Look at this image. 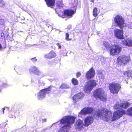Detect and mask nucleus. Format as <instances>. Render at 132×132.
I'll list each match as a JSON object with an SVG mask.
<instances>
[{"label": "nucleus", "instance_id": "14", "mask_svg": "<svg viewBox=\"0 0 132 132\" xmlns=\"http://www.w3.org/2000/svg\"><path fill=\"white\" fill-rule=\"evenodd\" d=\"M75 11L71 9H65L64 10V13L65 16L71 17L75 13Z\"/></svg>", "mask_w": 132, "mask_h": 132}, {"label": "nucleus", "instance_id": "34", "mask_svg": "<svg viewBox=\"0 0 132 132\" xmlns=\"http://www.w3.org/2000/svg\"><path fill=\"white\" fill-rule=\"evenodd\" d=\"M4 5V2L2 0H0V6L3 7Z\"/></svg>", "mask_w": 132, "mask_h": 132}, {"label": "nucleus", "instance_id": "11", "mask_svg": "<svg viewBox=\"0 0 132 132\" xmlns=\"http://www.w3.org/2000/svg\"><path fill=\"white\" fill-rule=\"evenodd\" d=\"M114 35L118 39H122L124 38L123 32L122 30L116 29L114 31Z\"/></svg>", "mask_w": 132, "mask_h": 132}, {"label": "nucleus", "instance_id": "35", "mask_svg": "<svg viewBox=\"0 0 132 132\" xmlns=\"http://www.w3.org/2000/svg\"><path fill=\"white\" fill-rule=\"evenodd\" d=\"M30 59L32 60V61L33 62H36L37 60V59L36 58V57L32 58L31 59Z\"/></svg>", "mask_w": 132, "mask_h": 132}, {"label": "nucleus", "instance_id": "27", "mask_svg": "<svg viewBox=\"0 0 132 132\" xmlns=\"http://www.w3.org/2000/svg\"><path fill=\"white\" fill-rule=\"evenodd\" d=\"M103 44L104 46L105 47L106 49H108L109 48H110L111 46L110 45L108 42L104 41L103 42Z\"/></svg>", "mask_w": 132, "mask_h": 132}, {"label": "nucleus", "instance_id": "32", "mask_svg": "<svg viewBox=\"0 0 132 132\" xmlns=\"http://www.w3.org/2000/svg\"><path fill=\"white\" fill-rule=\"evenodd\" d=\"M63 6V4L61 1L59 3H58V8H61Z\"/></svg>", "mask_w": 132, "mask_h": 132}, {"label": "nucleus", "instance_id": "38", "mask_svg": "<svg viewBox=\"0 0 132 132\" xmlns=\"http://www.w3.org/2000/svg\"><path fill=\"white\" fill-rule=\"evenodd\" d=\"M5 110V108H3L2 109V110L3 111V113H4V111Z\"/></svg>", "mask_w": 132, "mask_h": 132}, {"label": "nucleus", "instance_id": "20", "mask_svg": "<svg viewBox=\"0 0 132 132\" xmlns=\"http://www.w3.org/2000/svg\"><path fill=\"white\" fill-rule=\"evenodd\" d=\"M46 94L45 92L42 89L38 93L37 97L38 99L39 100H42L43 98L45 97Z\"/></svg>", "mask_w": 132, "mask_h": 132}, {"label": "nucleus", "instance_id": "21", "mask_svg": "<svg viewBox=\"0 0 132 132\" xmlns=\"http://www.w3.org/2000/svg\"><path fill=\"white\" fill-rule=\"evenodd\" d=\"M48 7H52L54 5L55 0H44Z\"/></svg>", "mask_w": 132, "mask_h": 132}, {"label": "nucleus", "instance_id": "13", "mask_svg": "<svg viewBox=\"0 0 132 132\" xmlns=\"http://www.w3.org/2000/svg\"><path fill=\"white\" fill-rule=\"evenodd\" d=\"M84 124L82 120L80 119H78L75 122V126L76 129L79 130L82 129L83 128Z\"/></svg>", "mask_w": 132, "mask_h": 132}, {"label": "nucleus", "instance_id": "7", "mask_svg": "<svg viewBox=\"0 0 132 132\" xmlns=\"http://www.w3.org/2000/svg\"><path fill=\"white\" fill-rule=\"evenodd\" d=\"M121 47L118 45H113L110 47L109 50L110 54L112 56L118 54L121 51Z\"/></svg>", "mask_w": 132, "mask_h": 132}, {"label": "nucleus", "instance_id": "6", "mask_svg": "<svg viewBox=\"0 0 132 132\" xmlns=\"http://www.w3.org/2000/svg\"><path fill=\"white\" fill-rule=\"evenodd\" d=\"M114 21L117 26L122 29L124 27L125 20L123 17L120 15H117L114 18Z\"/></svg>", "mask_w": 132, "mask_h": 132}, {"label": "nucleus", "instance_id": "15", "mask_svg": "<svg viewBox=\"0 0 132 132\" xmlns=\"http://www.w3.org/2000/svg\"><path fill=\"white\" fill-rule=\"evenodd\" d=\"M93 110L90 108H84L82 109L81 112L82 114L86 115L88 114H90L93 112Z\"/></svg>", "mask_w": 132, "mask_h": 132}, {"label": "nucleus", "instance_id": "30", "mask_svg": "<svg viewBox=\"0 0 132 132\" xmlns=\"http://www.w3.org/2000/svg\"><path fill=\"white\" fill-rule=\"evenodd\" d=\"M127 112L129 115L132 117V107L129 108L127 110Z\"/></svg>", "mask_w": 132, "mask_h": 132}, {"label": "nucleus", "instance_id": "24", "mask_svg": "<svg viewBox=\"0 0 132 132\" xmlns=\"http://www.w3.org/2000/svg\"><path fill=\"white\" fill-rule=\"evenodd\" d=\"M99 13V12L98 11L97 8L96 7L94 8L93 11V15L95 17H96Z\"/></svg>", "mask_w": 132, "mask_h": 132}, {"label": "nucleus", "instance_id": "31", "mask_svg": "<svg viewBox=\"0 0 132 132\" xmlns=\"http://www.w3.org/2000/svg\"><path fill=\"white\" fill-rule=\"evenodd\" d=\"M69 34L68 33H65V39L67 41H69L71 40V39L69 38Z\"/></svg>", "mask_w": 132, "mask_h": 132}, {"label": "nucleus", "instance_id": "16", "mask_svg": "<svg viewBox=\"0 0 132 132\" xmlns=\"http://www.w3.org/2000/svg\"><path fill=\"white\" fill-rule=\"evenodd\" d=\"M84 95L82 93H80L75 95L73 97V100L76 102L79 99H81L84 97Z\"/></svg>", "mask_w": 132, "mask_h": 132}, {"label": "nucleus", "instance_id": "22", "mask_svg": "<svg viewBox=\"0 0 132 132\" xmlns=\"http://www.w3.org/2000/svg\"><path fill=\"white\" fill-rule=\"evenodd\" d=\"M7 125L6 122H2L0 125V130L2 132H5L6 131V128L5 127Z\"/></svg>", "mask_w": 132, "mask_h": 132}, {"label": "nucleus", "instance_id": "9", "mask_svg": "<svg viewBox=\"0 0 132 132\" xmlns=\"http://www.w3.org/2000/svg\"><path fill=\"white\" fill-rule=\"evenodd\" d=\"M130 104V103L128 102H122L120 101L117 102L114 105L113 108L115 110L121 109L122 108L126 109L129 106Z\"/></svg>", "mask_w": 132, "mask_h": 132}, {"label": "nucleus", "instance_id": "4", "mask_svg": "<svg viewBox=\"0 0 132 132\" xmlns=\"http://www.w3.org/2000/svg\"><path fill=\"white\" fill-rule=\"evenodd\" d=\"M121 88V85L118 82H113L109 85V89L110 92L113 94H118Z\"/></svg>", "mask_w": 132, "mask_h": 132}, {"label": "nucleus", "instance_id": "3", "mask_svg": "<svg viewBox=\"0 0 132 132\" xmlns=\"http://www.w3.org/2000/svg\"><path fill=\"white\" fill-rule=\"evenodd\" d=\"M93 95L96 99L99 98L103 101H105L107 100V95L102 88L96 89L93 93Z\"/></svg>", "mask_w": 132, "mask_h": 132}, {"label": "nucleus", "instance_id": "40", "mask_svg": "<svg viewBox=\"0 0 132 132\" xmlns=\"http://www.w3.org/2000/svg\"><path fill=\"white\" fill-rule=\"evenodd\" d=\"M90 0L93 3H94V1L95 0Z\"/></svg>", "mask_w": 132, "mask_h": 132}, {"label": "nucleus", "instance_id": "18", "mask_svg": "<svg viewBox=\"0 0 132 132\" xmlns=\"http://www.w3.org/2000/svg\"><path fill=\"white\" fill-rule=\"evenodd\" d=\"M56 56V53L53 51L44 55V57L46 59H50Z\"/></svg>", "mask_w": 132, "mask_h": 132}, {"label": "nucleus", "instance_id": "25", "mask_svg": "<svg viewBox=\"0 0 132 132\" xmlns=\"http://www.w3.org/2000/svg\"><path fill=\"white\" fill-rule=\"evenodd\" d=\"M44 91L45 94H46V93L49 94L51 91V86H49L47 88H44L42 89Z\"/></svg>", "mask_w": 132, "mask_h": 132}, {"label": "nucleus", "instance_id": "23", "mask_svg": "<svg viewBox=\"0 0 132 132\" xmlns=\"http://www.w3.org/2000/svg\"><path fill=\"white\" fill-rule=\"evenodd\" d=\"M123 75L126 76L128 78L131 77L132 76V71L131 70H128L124 71Z\"/></svg>", "mask_w": 132, "mask_h": 132}, {"label": "nucleus", "instance_id": "39", "mask_svg": "<svg viewBox=\"0 0 132 132\" xmlns=\"http://www.w3.org/2000/svg\"><path fill=\"white\" fill-rule=\"evenodd\" d=\"M61 48V45H59V48Z\"/></svg>", "mask_w": 132, "mask_h": 132}, {"label": "nucleus", "instance_id": "17", "mask_svg": "<svg viewBox=\"0 0 132 132\" xmlns=\"http://www.w3.org/2000/svg\"><path fill=\"white\" fill-rule=\"evenodd\" d=\"M122 42L125 45L127 46L132 47V38H128L126 39L123 40Z\"/></svg>", "mask_w": 132, "mask_h": 132}, {"label": "nucleus", "instance_id": "12", "mask_svg": "<svg viewBox=\"0 0 132 132\" xmlns=\"http://www.w3.org/2000/svg\"><path fill=\"white\" fill-rule=\"evenodd\" d=\"M93 117L90 116L87 117L84 120V126L86 127L88 126L93 122Z\"/></svg>", "mask_w": 132, "mask_h": 132}, {"label": "nucleus", "instance_id": "33", "mask_svg": "<svg viewBox=\"0 0 132 132\" xmlns=\"http://www.w3.org/2000/svg\"><path fill=\"white\" fill-rule=\"evenodd\" d=\"M76 74V77L77 78H79V77H80L81 75V73L79 72H77Z\"/></svg>", "mask_w": 132, "mask_h": 132}, {"label": "nucleus", "instance_id": "26", "mask_svg": "<svg viewBox=\"0 0 132 132\" xmlns=\"http://www.w3.org/2000/svg\"><path fill=\"white\" fill-rule=\"evenodd\" d=\"M71 82L72 84L74 85H77L78 84V80L75 78H73L71 79Z\"/></svg>", "mask_w": 132, "mask_h": 132}, {"label": "nucleus", "instance_id": "19", "mask_svg": "<svg viewBox=\"0 0 132 132\" xmlns=\"http://www.w3.org/2000/svg\"><path fill=\"white\" fill-rule=\"evenodd\" d=\"M30 71L33 73L34 74L39 75L40 72L38 68L35 66H33L30 69Z\"/></svg>", "mask_w": 132, "mask_h": 132}, {"label": "nucleus", "instance_id": "5", "mask_svg": "<svg viewBox=\"0 0 132 132\" xmlns=\"http://www.w3.org/2000/svg\"><path fill=\"white\" fill-rule=\"evenodd\" d=\"M130 60L129 56L123 55L119 56L117 59V64L119 65H125L128 63Z\"/></svg>", "mask_w": 132, "mask_h": 132}, {"label": "nucleus", "instance_id": "28", "mask_svg": "<svg viewBox=\"0 0 132 132\" xmlns=\"http://www.w3.org/2000/svg\"><path fill=\"white\" fill-rule=\"evenodd\" d=\"M68 88V86L67 84L65 83H62L60 87V88L61 89L67 88Z\"/></svg>", "mask_w": 132, "mask_h": 132}, {"label": "nucleus", "instance_id": "10", "mask_svg": "<svg viewBox=\"0 0 132 132\" xmlns=\"http://www.w3.org/2000/svg\"><path fill=\"white\" fill-rule=\"evenodd\" d=\"M95 74V71L93 67H92L86 72L85 77L87 79H90L93 78Z\"/></svg>", "mask_w": 132, "mask_h": 132}, {"label": "nucleus", "instance_id": "36", "mask_svg": "<svg viewBox=\"0 0 132 132\" xmlns=\"http://www.w3.org/2000/svg\"><path fill=\"white\" fill-rule=\"evenodd\" d=\"M128 27L130 29H132V22H130L128 25Z\"/></svg>", "mask_w": 132, "mask_h": 132}, {"label": "nucleus", "instance_id": "2", "mask_svg": "<svg viewBox=\"0 0 132 132\" xmlns=\"http://www.w3.org/2000/svg\"><path fill=\"white\" fill-rule=\"evenodd\" d=\"M76 118L73 116H66L63 117L60 120L61 124H67L62 127L58 132H68L70 128V125L73 123Z\"/></svg>", "mask_w": 132, "mask_h": 132}, {"label": "nucleus", "instance_id": "29", "mask_svg": "<svg viewBox=\"0 0 132 132\" xmlns=\"http://www.w3.org/2000/svg\"><path fill=\"white\" fill-rule=\"evenodd\" d=\"M58 15L64 18L65 16V13H64V10L63 11H60L58 14Z\"/></svg>", "mask_w": 132, "mask_h": 132}, {"label": "nucleus", "instance_id": "1", "mask_svg": "<svg viewBox=\"0 0 132 132\" xmlns=\"http://www.w3.org/2000/svg\"><path fill=\"white\" fill-rule=\"evenodd\" d=\"M96 116L107 122L110 120L112 121L119 119L123 115L126 114V112L123 109H120L115 111L113 113L109 110L105 108H101L96 111Z\"/></svg>", "mask_w": 132, "mask_h": 132}, {"label": "nucleus", "instance_id": "37", "mask_svg": "<svg viewBox=\"0 0 132 132\" xmlns=\"http://www.w3.org/2000/svg\"><path fill=\"white\" fill-rule=\"evenodd\" d=\"M42 121L43 122H45L46 121V119H42Z\"/></svg>", "mask_w": 132, "mask_h": 132}, {"label": "nucleus", "instance_id": "8", "mask_svg": "<svg viewBox=\"0 0 132 132\" xmlns=\"http://www.w3.org/2000/svg\"><path fill=\"white\" fill-rule=\"evenodd\" d=\"M96 85V81L94 80H91L86 82V84L84 88V90L86 91H91L93 88Z\"/></svg>", "mask_w": 132, "mask_h": 132}]
</instances>
